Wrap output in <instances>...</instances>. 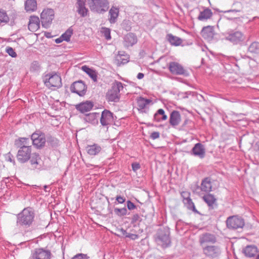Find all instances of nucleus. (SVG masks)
Here are the masks:
<instances>
[{
	"mask_svg": "<svg viewBox=\"0 0 259 259\" xmlns=\"http://www.w3.org/2000/svg\"><path fill=\"white\" fill-rule=\"evenodd\" d=\"M226 224L228 228L237 229L243 227L244 226V221L242 218L237 216H232L227 219Z\"/></svg>",
	"mask_w": 259,
	"mask_h": 259,
	"instance_id": "nucleus-9",
	"label": "nucleus"
},
{
	"mask_svg": "<svg viewBox=\"0 0 259 259\" xmlns=\"http://www.w3.org/2000/svg\"><path fill=\"white\" fill-rule=\"evenodd\" d=\"M154 239L155 241L158 243H161L162 242V237L159 233H157L155 236Z\"/></svg>",
	"mask_w": 259,
	"mask_h": 259,
	"instance_id": "nucleus-55",
	"label": "nucleus"
},
{
	"mask_svg": "<svg viewBox=\"0 0 259 259\" xmlns=\"http://www.w3.org/2000/svg\"><path fill=\"white\" fill-rule=\"evenodd\" d=\"M184 205L187 208L192 211L195 213L200 214V212L196 209L194 203L190 198L186 200H183Z\"/></svg>",
	"mask_w": 259,
	"mask_h": 259,
	"instance_id": "nucleus-35",
	"label": "nucleus"
},
{
	"mask_svg": "<svg viewBox=\"0 0 259 259\" xmlns=\"http://www.w3.org/2000/svg\"><path fill=\"white\" fill-rule=\"evenodd\" d=\"M132 169L134 171H137L141 167L140 165L138 162L133 163L132 164Z\"/></svg>",
	"mask_w": 259,
	"mask_h": 259,
	"instance_id": "nucleus-54",
	"label": "nucleus"
},
{
	"mask_svg": "<svg viewBox=\"0 0 259 259\" xmlns=\"http://www.w3.org/2000/svg\"><path fill=\"white\" fill-rule=\"evenodd\" d=\"M31 148L25 147L23 149H19L17 154V159L19 162L24 163L27 162L31 156L32 149Z\"/></svg>",
	"mask_w": 259,
	"mask_h": 259,
	"instance_id": "nucleus-12",
	"label": "nucleus"
},
{
	"mask_svg": "<svg viewBox=\"0 0 259 259\" xmlns=\"http://www.w3.org/2000/svg\"><path fill=\"white\" fill-rule=\"evenodd\" d=\"M87 90V87L82 80L74 82L70 87L71 92L77 94L80 97L84 96Z\"/></svg>",
	"mask_w": 259,
	"mask_h": 259,
	"instance_id": "nucleus-10",
	"label": "nucleus"
},
{
	"mask_svg": "<svg viewBox=\"0 0 259 259\" xmlns=\"http://www.w3.org/2000/svg\"><path fill=\"white\" fill-rule=\"evenodd\" d=\"M120 232L122 233L123 235H124L125 237H126V235L128 234V233L126 232V230L121 228V229H120Z\"/></svg>",
	"mask_w": 259,
	"mask_h": 259,
	"instance_id": "nucleus-59",
	"label": "nucleus"
},
{
	"mask_svg": "<svg viewBox=\"0 0 259 259\" xmlns=\"http://www.w3.org/2000/svg\"><path fill=\"white\" fill-rule=\"evenodd\" d=\"M113 121V113L108 110H104L101 114L100 123L103 126H107Z\"/></svg>",
	"mask_w": 259,
	"mask_h": 259,
	"instance_id": "nucleus-16",
	"label": "nucleus"
},
{
	"mask_svg": "<svg viewBox=\"0 0 259 259\" xmlns=\"http://www.w3.org/2000/svg\"><path fill=\"white\" fill-rule=\"evenodd\" d=\"M114 211L116 215L121 217L127 214V210L125 207L121 208H114Z\"/></svg>",
	"mask_w": 259,
	"mask_h": 259,
	"instance_id": "nucleus-42",
	"label": "nucleus"
},
{
	"mask_svg": "<svg viewBox=\"0 0 259 259\" xmlns=\"http://www.w3.org/2000/svg\"><path fill=\"white\" fill-rule=\"evenodd\" d=\"M116 200L118 202V203L122 204L125 202V198L120 195H117L116 197Z\"/></svg>",
	"mask_w": 259,
	"mask_h": 259,
	"instance_id": "nucleus-53",
	"label": "nucleus"
},
{
	"mask_svg": "<svg viewBox=\"0 0 259 259\" xmlns=\"http://www.w3.org/2000/svg\"><path fill=\"white\" fill-rule=\"evenodd\" d=\"M191 152L193 155L202 159L205 155V149L203 145L198 143L195 144L191 150Z\"/></svg>",
	"mask_w": 259,
	"mask_h": 259,
	"instance_id": "nucleus-18",
	"label": "nucleus"
},
{
	"mask_svg": "<svg viewBox=\"0 0 259 259\" xmlns=\"http://www.w3.org/2000/svg\"><path fill=\"white\" fill-rule=\"evenodd\" d=\"M6 52L9 54V55L13 58H15L17 57L16 53L12 47H8L6 48Z\"/></svg>",
	"mask_w": 259,
	"mask_h": 259,
	"instance_id": "nucleus-45",
	"label": "nucleus"
},
{
	"mask_svg": "<svg viewBox=\"0 0 259 259\" xmlns=\"http://www.w3.org/2000/svg\"><path fill=\"white\" fill-rule=\"evenodd\" d=\"M194 123L190 119H186L182 125V128L185 131H189L192 129Z\"/></svg>",
	"mask_w": 259,
	"mask_h": 259,
	"instance_id": "nucleus-39",
	"label": "nucleus"
},
{
	"mask_svg": "<svg viewBox=\"0 0 259 259\" xmlns=\"http://www.w3.org/2000/svg\"><path fill=\"white\" fill-rule=\"evenodd\" d=\"M87 5L91 12L98 14H104L109 8V0H87Z\"/></svg>",
	"mask_w": 259,
	"mask_h": 259,
	"instance_id": "nucleus-2",
	"label": "nucleus"
},
{
	"mask_svg": "<svg viewBox=\"0 0 259 259\" xmlns=\"http://www.w3.org/2000/svg\"><path fill=\"white\" fill-rule=\"evenodd\" d=\"M204 201L207 204L209 209H213L217 206V199L212 194L208 193L202 197Z\"/></svg>",
	"mask_w": 259,
	"mask_h": 259,
	"instance_id": "nucleus-20",
	"label": "nucleus"
},
{
	"mask_svg": "<svg viewBox=\"0 0 259 259\" xmlns=\"http://www.w3.org/2000/svg\"><path fill=\"white\" fill-rule=\"evenodd\" d=\"M203 253L207 257L216 258L221 254V249L217 245H206L202 247Z\"/></svg>",
	"mask_w": 259,
	"mask_h": 259,
	"instance_id": "nucleus-7",
	"label": "nucleus"
},
{
	"mask_svg": "<svg viewBox=\"0 0 259 259\" xmlns=\"http://www.w3.org/2000/svg\"><path fill=\"white\" fill-rule=\"evenodd\" d=\"M76 11L82 17H85L89 14V10L85 6V1L77 2L76 4Z\"/></svg>",
	"mask_w": 259,
	"mask_h": 259,
	"instance_id": "nucleus-22",
	"label": "nucleus"
},
{
	"mask_svg": "<svg viewBox=\"0 0 259 259\" xmlns=\"http://www.w3.org/2000/svg\"><path fill=\"white\" fill-rule=\"evenodd\" d=\"M212 13L209 8H205L203 11L200 12L198 19L201 21L207 20L212 16Z\"/></svg>",
	"mask_w": 259,
	"mask_h": 259,
	"instance_id": "nucleus-32",
	"label": "nucleus"
},
{
	"mask_svg": "<svg viewBox=\"0 0 259 259\" xmlns=\"http://www.w3.org/2000/svg\"><path fill=\"white\" fill-rule=\"evenodd\" d=\"M127 207L129 210H133L136 208V206L130 200L127 201Z\"/></svg>",
	"mask_w": 259,
	"mask_h": 259,
	"instance_id": "nucleus-52",
	"label": "nucleus"
},
{
	"mask_svg": "<svg viewBox=\"0 0 259 259\" xmlns=\"http://www.w3.org/2000/svg\"><path fill=\"white\" fill-rule=\"evenodd\" d=\"M151 102L149 99H146L143 97H139L137 99L138 109L141 112H145L148 104Z\"/></svg>",
	"mask_w": 259,
	"mask_h": 259,
	"instance_id": "nucleus-29",
	"label": "nucleus"
},
{
	"mask_svg": "<svg viewBox=\"0 0 259 259\" xmlns=\"http://www.w3.org/2000/svg\"><path fill=\"white\" fill-rule=\"evenodd\" d=\"M34 214L31 208H24L17 215V224L18 225L29 227L33 221Z\"/></svg>",
	"mask_w": 259,
	"mask_h": 259,
	"instance_id": "nucleus-3",
	"label": "nucleus"
},
{
	"mask_svg": "<svg viewBox=\"0 0 259 259\" xmlns=\"http://www.w3.org/2000/svg\"><path fill=\"white\" fill-rule=\"evenodd\" d=\"M72 34L73 29L71 28H69L63 34L61 35V38L63 40L69 41Z\"/></svg>",
	"mask_w": 259,
	"mask_h": 259,
	"instance_id": "nucleus-41",
	"label": "nucleus"
},
{
	"mask_svg": "<svg viewBox=\"0 0 259 259\" xmlns=\"http://www.w3.org/2000/svg\"><path fill=\"white\" fill-rule=\"evenodd\" d=\"M183 200H186L190 199V193L188 191H183L181 193Z\"/></svg>",
	"mask_w": 259,
	"mask_h": 259,
	"instance_id": "nucleus-48",
	"label": "nucleus"
},
{
	"mask_svg": "<svg viewBox=\"0 0 259 259\" xmlns=\"http://www.w3.org/2000/svg\"><path fill=\"white\" fill-rule=\"evenodd\" d=\"M40 21L37 16H31L29 19V22L28 25V29L32 32L37 31L39 28Z\"/></svg>",
	"mask_w": 259,
	"mask_h": 259,
	"instance_id": "nucleus-21",
	"label": "nucleus"
},
{
	"mask_svg": "<svg viewBox=\"0 0 259 259\" xmlns=\"http://www.w3.org/2000/svg\"><path fill=\"white\" fill-rule=\"evenodd\" d=\"M103 33L106 39L109 40L111 39L110 30L109 28H104Z\"/></svg>",
	"mask_w": 259,
	"mask_h": 259,
	"instance_id": "nucleus-49",
	"label": "nucleus"
},
{
	"mask_svg": "<svg viewBox=\"0 0 259 259\" xmlns=\"http://www.w3.org/2000/svg\"><path fill=\"white\" fill-rule=\"evenodd\" d=\"M25 9L27 12H34L37 9L36 0H26L25 3Z\"/></svg>",
	"mask_w": 259,
	"mask_h": 259,
	"instance_id": "nucleus-33",
	"label": "nucleus"
},
{
	"mask_svg": "<svg viewBox=\"0 0 259 259\" xmlns=\"http://www.w3.org/2000/svg\"><path fill=\"white\" fill-rule=\"evenodd\" d=\"M202 37L208 40H211L214 36L213 27L210 26L204 27L201 32Z\"/></svg>",
	"mask_w": 259,
	"mask_h": 259,
	"instance_id": "nucleus-25",
	"label": "nucleus"
},
{
	"mask_svg": "<svg viewBox=\"0 0 259 259\" xmlns=\"http://www.w3.org/2000/svg\"><path fill=\"white\" fill-rule=\"evenodd\" d=\"M170 71L176 74L188 75L187 72L184 69L183 66L176 62H171L168 66Z\"/></svg>",
	"mask_w": 259,
	"mask_h": 259,
	"instance_id": "nucleus-15",
	"label": "nucleus"
},
{
	"mask_svg": "<svg viewBox=\"0 0 259 259\" xmlns=\"http://www.w3.org/2000/svg\"><path fill=\"white\" fill-rule=\"evenodd\" d=\"M225 38L234 45L240 44L245 39L244 34L240 31H234L233 30L226 32L225 34Z\"/></svg>",
	"mask_w": 259,
	"mask_h": 259,
	"instance_id": "nucleus-4",
	"label": "nucleus"
},
{
	"mask_svg": "<svg viewBox=\"0 0 259 259\" xmlns=\"http://www.w3.org/2000/svg\"><path fill=\"white\" fill-rule=\"evenodd\" d=\"M9 17L6 11L0 9V24H6L9 22Z\"/></svg>",
	"mask_w": 259,
	"mask_h": 259,
	"instance_id": "nucleus-38",
	"label": "nucleus"
},
{
	"mask_svg": "<svg viewBox=\"0 0 259 259\" xmlns=\"http://www.w3.org/2000/svg\"><path fill=\"white\" fill-rule=\"evenodd\" d=\"M5 157H6V159L8 161H10L11 162H13L14 163V164H15V161L14 160V156H13V155L10 152H9L8 153H7Z\"/></svg>",
	"mask_w": 259,
	"mask_h": 259,
	"instance_id": "nucleus-51",
	"label": "nucleus"
},
{
	"mask_svg": "<svg viewBox=\"0 0 259 259\" xmlns=\"http://www.w3.org/2000/svg\"><path fill=\"white\" fill-rule=\"evenodd\" d=\"M217 241L215 236L211 234L206 233L202 234L199 237V242L203 247L207 243H214Z\"/></svg>",
	"mask_w": 259,
	"mask_h": 259,
	"instance_id": "nucleus-17",
	"label": "nucleus"
},
{
	"mask_svg": "<svg viewBox=\"0 0 259 259\" xmlns=\"http://www.w3.org/2000/svg\"><path fill=\"white\" fill-rule=\"evenodd\" d=\"M257 252V248L254 245H248L243 249L245 256L251 257L254 256Z\"/></svg>",
	"mask_w": 259,
	"mask_h": 259,
	"instance_id": "nucleus-30",
	"label": "nucleus"
},
{
	"mask_svg": "<svg viewBox=\"0 0 259 259\" xmlns=\"http://www.w3.org/2000/svg\"><path fill=\"white\" fill-rule=\"evenodd\" d=\"M160 134L159 132H154L151 133L150 138L153 140L157 139L159 137Z\"/></svg>",
	"mask_w": 259,
	"mask_h": 259,
	"instance_id": "nucleus-57",
	"label": "nucleus"
},
{
	"mask_svg": "<svg viewBox=\"0 0 259 259\" xmlns=\"http://www.w3.org/2000/svg\"><path fill=\"white\" fill-rule=\"evenodd\" d=\"M163 231V248L168 247L171 244V240L169 237L170 231L168 228H164Z\"/></svg>",
	"mask_w": 259,
	"mask_h": 259,
	"instance_id": "nucleus-34",
	"label": "nucleus"
},
{
	"mask_svg": "<svg viewBox=\"0 0 259 259\" xmlns=\"http://www.w3.org/2000/svg\"><path fill=\"white\" fill-rule=\"evenodd\" d=\"M124 84L117 80H115L106 94V99L108 102L117 103L121 97L120 92L123 89Z\"/></svg>",
	"mask_w": 259,
	"mask_h": 259,
	"instance_id": "nucleus-1",
	"label": "nucleus"
},
{
	"mask_svg": "<svg viewBox=\"0 0 259 259\" xmlns=\"http://www.w3.org/2000/svg\"><path fill=\"white\" fill-rule=\"evenodd\" d=\"M31 138H19L15 141V145L19 149H23L25 147H31Z\"/></svg>",
	"mask_w": 259,
	"mask_h": 259,
	"instance_id": "nucleus-19",
	"label": "nucleus"
},
{
	"mask_svg": "<svg viewBox=\"0 0 259 259\" xmlns=\"http://www.w3.org/2000/svg\"><path fill=\"white\" fill-rule=\"evenodd\" d=\"M119 8L115 6H112L109 11L108 20L110 23H115L117 20L119 16Z\"/></svg>",
	"mask_w": 259,
	"mask_h": 259,
	"instance_id": "nucleus-24",
	"label": "nucleus"
},
{
	"mask_svg": "<svg viewBox=\"0 0 259 259\" xmlns=\"http://www.w3.org/2000/svg\"><path fill=\"white\" fill-rule=\"evenodd\" d=\"M49 188V186L47 185H45L44 186V189L46 192H49L50 190H48V188Z\"/></svg>",
	"mask_w": 259,
	"mask_h": 259,
	"instance_id": "nucleus-63",
	"label": "nucleus"
},
{
	"mask_svg": "<svg viewBox=\"0 0 259 259\" xmlns=\"http://www.w3.org/2000/svg\"><path fill=\"white\" fill-rule=\"evenodd\" d=\"M138 41L137 35L133 33H128L123 37V45L125 48H128L133 46Z\"/></svg>",
	"mask_w": 259,
	"mask_h": 259,
	"instance_id": "nucleus-14",
	"label": "nucleus"
},
{
	"mask_svg": "<svg viewBox=\"0 0 259 259\" xmlns=\"http://www.w3.org/2000/svg\"><path fill=\"white\" fill-rule=\"evenodd\" d=\"M122 27L125 30L130 31L132 28L131 22L129 20H124L122 23Z\"/></svg>",
	"mask_w": 259,
	"mask_h": 259,
	"instance_id": "nucleus-43",
	"label": "nucleus"
},
{
	"mask_svg": "<svg viewBox=\"0 0 259 259\" xmlns=\"http://www.w3.org/2000/svg\"><path fill=\"white\" fill-rule=\"evenodd\" d=\"M48 143H50L52 146L56 147L58 145L59 141L54 138H50L48 140Z\"/></svg>",
	"mask_w": 259,
	"mask_h": 259,
	"instance_id": "nucleus-47",
	"label": "nucleus"
},
{
	"mask_svg": "<svg viewBox=\"0 0 259 259\" xmlns=\"http://www.w3.org/2000/svg\"><path fill=\"white\" fill-rule=\"evenodd\" d=\"M248 51L252 54L259 53V42H253L248 47Z\"/></svg>",
	"mask_w": 259,
	"mask_h": 259,
	"instance_id": "nucleus-37",
	"label": "nucleus"
},
{
	"mask_svg": "<svg viewBox=\"0 0 259 259\" xmlns=\"http://www.w3.org/2000/svg\"><path fill=\"white\" fill-rule=\"evenodd\" d=\"M181 119V116L179 112L177 111H173L170 116L169 122L170 123L173 125H177Z\"/></svg>",
	"mask_w": 259,
	"mask_h": 259,
	"instance_id": "nucleus-31",
	"label": "nucleus"
},
{
	"mask_svg": "<svg viewBox=\"0 0 259 259\" xmlns=\"http://www.w3.org/2000/svg\"><path fill=\"white\" fill-rule=\"evenodd\" d=\"M31 143L37 149L44 147L46 142V136L44 133L36 131L31 136Z\"/></svg>",
	"mask_w": 259,
	"mask_h": 259,
	"instance_id": "nucleus-5",
	"label": "nucleus"
},
{
	"mask_svg": "<svg viewBox=\"0 0 259 259\" xmlns=\"http://www.w3.org/2000/svg\"><path fill=\"white\" fill-rule=\"evenodd\" d=\"M51 252L43 248H35L31 251L28 259H51Z\"/></svg>",
	"mask_w": 259,
	"mask_h": 259,
	"instance_id": "nucleus-8",
	"label": "nucleus"
},
{
	"mask_svg": "<svg viewBox=\"0 0 259 259\" xmlns=\"http://www.w3.org/2000/svg\"><path fill=\"white\" fill-rule=\"evenodd\" d=\"M29 160L31 166L33 169H40L42 168L43 162L38 153H32Z\"/></svg>",
	"mask_w": 259,
	"mask_h": 259,
	"instance_id": "nucleus-13",
	"label": "nucleus"
},
{
	"mask_svg": "<svg viewBox=\"0 0 259 259\" xmlns=\"http://www.w3.org/2000/svg\"><path fill=\"white\" fill-rule=\"evenodd\" d=\"M124 52H119L116 57L117 61L120 63L125 64L128 62V57L127 55H124Z\"/></svg>",
	"mask_w": 259,
	"mask_h": 259,
	"instance_id": "nucleus-40",
	"label": "nucleus"
},
{
	"mask_svg": "<svg viewBox=\"0 0 259 259\" xmlns=\"http://www.w3.org/2000/svg\"><path fill=\"white\" fill-rule=\"evenodd\" d=\"M39 68V64L38 62L37 61H33L31 65V67H30L31 70L36 71V70H38Z\"/></svg>",
	"mask_w": 259,
	"mask_h": 259,
	"instance_id": "nucleus-50",
	"label": "nucleus"
},
{
	"mask_svg": "<svg viewBox=\"0 0 259 259\" xmlns=\"http://www.w3.org/2000/svg\"><path fill=\"white\" fill-rule=\"evenodd\" d=\"M85 149L88 154L91 156H95L101 151L102 148L99 144L94 143L92 145H88Z\"/></svg>",
	"mask_w": 259,
	"mask_h": 259,
	"instance_id": "nucleus-23",
	"label": "nucleus"
},
{
	"mask_svg": "<svg viewBox=\"0 0 259 259\" xmlns=\"http://www.w3.org/2000/svg\"><path fill=\"white\" fill-rule=\"evenodd\" d=\"M140 219V217L139 214H134L132 218V223H135L138 221Z\"/></svg>",
	"mask_w": 259,
	"mask_h": 259,
	"instance_id": "nucleus-58",
	"label": "nucleus"
},
{
	"mask_svg": "<svg viewBox=\"0 0 259 259\" xmlns=\"http://www.w3.org/2000/svg\"><path fill=\"white\" fill-rule=\"evenodd\" d=\"M165 39L171 46H181L183 42L182 39L176 36H174L171 33L167 34L165 36Z\"/></svg>",
	"mask_w": 259,
	"mask_h": 259,
	"instance_id": "nucleus-26",
	"label": "nucleus"
},
{
	"mask_svg": "<svg viewBox=\"0 0 259 259\" xmlns=\"http://www.w3.org/2000/svg\"><path fill=\"white\" fill-rule=\"evenodd\" d=\"M200 189L202 191L209 193L212 190V184L210 178L204 179L201 184Z\"/></svg>",
	"mask_w": 259,
	"mask_h": 259,
	"instance_id": "nucleus-27",
	"label": "nucleus"
},
{
	"mask_svg": "<svg viewBox=\"0 0 259 259\" xmlns=\"http://www.w3.org/2000/svg\"><path fill=\"white\" fill-rule=\"evenodd\" d=\"M162 119V109H159L154 115V120L156 122H160Z\"/></svg>",
	"mask_w": 259,
	"mask_h": 259,
	"instance_id": "nucleus-44",
	"label": "nucleus"
},
{
	"mask_svg": "<svg viewBox=\"0 0 259 259\" xmlns=\"http://www.w3.org/2000/svg\"><path fill=\"white\" fill-rule=\"evenodd\" d=\"M49 76L48 78H46L45 81L46 85L50 88L51 87L60 88L62 86V82L61 77L55 73L52 75H47L46 77Z\"/></svg>",
	"mask_w": 259,
	"mask_h": 259,
	"instance_id": "nucleus-11",
	"label": "nucleus"
},
{
	"mask_svg": "<svg viewBox=\"0 0 259 259\" xmlns=\"http://www.w3.org/2000/svg\"><path fill=\"white\" fill-rule=\"evenodd\" d=\"M54 18V11L52 9H47L43 10L40 15V20L42 26L48 28L52 23Z\"/></svg>",
	"mask_w": 259,
	"mask_h": 259,
	"instance_id": "nucleus-6",
	"label": "nucleus"
},
{
	"mask_svg": "<svg viewBox=\"0 0 259 259\" xmlns=\"http://www.w3.org/2000/svg\"><path fill=\"white\" fill-rule=\"evenodd\" d=\"M93 107V104L92 102L87 101L77 105L76 108L81 113H84L90 111Z\"/></svg>",
	"mask_w": 259,
	"mask_h": 259,
	"instance_id": "nucleus-28",
	"label": "nucleus"
},
{
	"mask_svg": "<svg viewBox=\"0 0 259 259\" xmlns=\"http://www.w3.org/2000/svg\"><path fill=\"white\" fill-rule=\"evenodd\" d=\"M237 12H238V11H236V10H230L226 11H225L224 12H225V13H229V12H232V13H236Z\"/></svg>",
	"mask_w": 259,
	"mask_h": 259,
	"instance_id": "nucleus-62",
	"label": "nucleus"
},
{
	"mask_svg": "<svg viewBox=\"0 0 259 259\" xmlns=\"http://www.w3.org/2000/svg\"><path fill=\"white\" fill-rule=\"evenodd\" d=\"M89 257L87 254L83 253H78L74 256L71 259H89Z\"/></svg>",
	"mask_w": 259,
	"mask_h": 259,
	"instance_id": "nucleus-46",
	"label": "nucleus"
},
{
	"mask_svg": "<svg viewBox=\"0 0 259 259\" xmlns=\"http://www.w3.org/2000/svg\"><path fill=\"white\" fill-rule=\"evenodd\" d=\"M62 41H63V39L61 38V36L57 38L55 40V42L57 44L61 42Z\"/></svg>",
	"mask_w": 259,
	"mask_h": 259,
	"instance_id": "nucleus-61",
	"label": "nucleus"
},
{
	"mask_svg": "<svg viewBox=\"0 0 259 259\" xmlns=\"http://www.w3.org/2000/svg\"><path fill=\"white\" fill-rule=\"evenodd\" d=\"M82 70L88 74L89 76L94 81H96L97 79V76L95 71L89 67L84 65L82 66Z\"/></svg>",
	"mask_w": 259,
	"mask_h": 259,
	"instance_id": "nucleus-36",
	"label": "nucleus"
},
{
	"mask_svg": "<svg viewBox=\"0 0 259 259\" xmlns=\"http://www.w3.org/2000/svg\"><path fill=\"white\" fill-rule=\"evenodd\" d=\"M126 237L130 238L132 240H135L139 238V236L135 234L128 233V234L126 235Z\"/></svg>",
	"mask_w": 259,
	"mask_h": 259,
	"instance_id": "nucleus-56",
	"label": "nucleus"
},
{
	"mask_svg": "<svg viewBox=\"0 0 259 259\" xmlns=\"http://www.w3.org/2000/svg\"><path fill=\"white\" fill-rule=\"evenodd\" d=\"M144 76V74L143 73H139L137 76V77L139 79H142Z\"/></svg>",
	"mask_w": 259,
	"mask_h": 259,
	"instance_id": "nucleus-60",
	"label": "nucleus"
},
{
	"mask_svg": "<svg viewBox=\"0 0 259 259\" xmlns=\"http://www.w3.org/2000/svg\"><path fill=\"white\" fill-rule=\"evenodd\" d=\"M167 119V116L164 114V112L163 110V120H166Z\"/></svg>",
	"mask_w": 259,
	"mask_h": 259,
	"instance_id": "nucleus-64",
	"label": "nucleus"
}]
</instances>
